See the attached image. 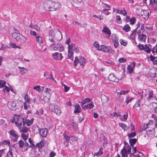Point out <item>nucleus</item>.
<instances>
[{"instance_id": "63", "label": "nucleus", "mask_w": 157, "mask_h": 157, "mask_svg": "<svg viewBox=\"0 0 157 157\" xmlns=\"http://www.w3.org/2000/svg\"><path fill=\"white\" fill-rule=\"evenodd\" d=\"M56 154L53 151H52L49 154L50 157H54L56 155Z\"/></svg>"}, {"instance_id": "1", "label": "nucleus", "mask_w": 157, "mask_h": 157, "mask_svg": "<svg viewBox=\"0 0 157 157\" xmlns=\"http://www.w3.org/2000/svg\"><path fill=\"white\" fill-rule=\"evenodd\" d=\"M43 6L45 10L52 11L58 10L61 7V5L58 2L49 0L44 2Z\"/></svg>"}, {"instance_id": "7", "label": "nucleus", "mask_w": 157, "mask_h": 157, "mask_svg": "<svg viewBox=\"0 0 157 157\" xmlns=\"http://www.w3.org/2000/svg\"><path fill=\"white\" fill-rule=\"evenodd\" d=\"M85 60L83 57L82 56L80 57L79 59H78L77 57H75V59L74 60V66L76 67L77 66L78 63H79L80 66H82L83 64L85 63Z\"/></svg>"}, {"instance_id": "19", "label": "nucleus", "mask_w": 157, "mask_h": 157, "mask_svg": "<svg viewBox=\"0 0 157 157\" xmlns=\"http://www.w3.org/2000/svg\"><path fill=\"white\" fill-rule=\"evenodd\" d=\"M108 79L109 80L115 82H118L119 79L117 78L113 74H110L109 77Z\"/></svg>"}, {"instance_id": "47", "label": "nucleus", "mask_w": 157, "mask_h": 157, "mask_svg": "<svg viewBox=\"0 0 157 157\" xmlns=\"http://www.w3.org/2000/svg\"><path fill=\"white\" fill-rule=\"evenodd\" d=\"M25 99L26 102H29L30 101L31 99L29 97V95L27 94H25Z\"/></svg>"}, {"instance_id": "25", "label": "nucleus", "mask_w": 157, "mask_h": 157, "mask_svg": "<svg viewBox=\"0 0 157 157\" xmlns=\"http://www.w3.org/2000/svg\"><path fill=\"white\" fill-rule=\"evenodd\" d=\"M81 112V108L79 105L77 104L75 106V110L74 113H78Z\"/></svg>"}, {"instance_id": "4", "label": "nucleus", "mask_w": 157, "mask_h": 157, "mask_svg": "<svg viewBox=\"0 0 157 157\" xmlns=\"http://www.w3.org/2000/svg\"><path fill=\"white\" fill-rule=\"evenodd\" d=\"M12 36L18 41L24 43L26 42L27 38L22 35L17 33L15 32L12 34Z\"/></svg>"}, {"instance_id": "14", "label": "nucleus", "mask_w": 157, "mask_h": 157, "mask_svg": "<svg viewBox=\"0 0 157 157\" xmlns=\"http://www.w3.org/2000/svg\"><path fill=\"white\" fill-rule=\"evenodd\" d=\"M7 106L9 109L12 110H15L16 109V102L14 101H9L7 103Z\"/></svg>"}, {"instance_id": "37", "label": "nucleus", "mask_w": 157, "mask_h": 157, "mask_svg": "<svg viewBox=\"0 0 157 157\" xmlns=\"http://www.w3.org/2000/svg\"><path fill=\"white\" fill-rule=\"evenodd\" d=\"M110 115L113 117L117 116V117H121V115L120 114H118L116 112H114L110 113Z\"/></svg>"}, {"instance_id": "13", "label": "nucleus", "mask_w": 157, "mask_h": 157, "mask_svg": "<svg viewBox=\"0 0 157 157\" xmlns=\"http://www.w3.org/2000/svg\"><path fill=\"white\" fill-rule=\"evenodd\" d=\"M35 128L39 130L40 134L41 136L43 137H45L46 136L47 131V129L42 128L40 129L39 127L37 126H36Z\"/></svg>"}, {"instance_id": "45", "label": "nucleus", "mask_w": 157, "mask_h": 157, "mask_svg": "<svg viewBox=\"0 0 157 157\" xmlns=\"http://www.w3.org/2000/svg\"><path fill=\"white\" fill-rule=\"evenodd\" d=\"M33 89L39 92H40L41 91V89L40 86L39 85L33 87Z\"/></svg>"}, {"instance_id": "39", "label": "nucleus", "mask_w": 157, "mask_h": 157, "mask_svg": "<svg viewBox=\"0 0 157 157\" xmlns=\"http://www.w3.org/2000/svg\"><path fill=\"white\" fill-rule=\"evenodd\" d=\"M110 10V8L109 9H105L102 10V12L106 15H108L109 14V12L108 11L109 10Z\"/></svg>"}, {"instance_id": "42", "label": "nucleus", "mask_w": 157, "mask_h": 157, "mask_svg": "<svg viewBox=\"0 0 157 157\" xmlns=\"http://www.w3.org/2000/svg\"><path fill=\"white\" fill-rule=\"evenodd\" d=\"M151 117L155 121V125L156 127H157V115L155 116L153 114H152Z\"/></svg>"}, {"instance_id": "3", "label": "nucleus", "mask_w": 157, "mask_h": 157, "mask_svg": "<svg viewBox=\"0 0 157 157\" xmlns=\"http://www.w3.org/2000/svg\"><path fill=\"white\" fill-rule=\"evenodd\" d=\"M73 51L76 53H78V52L75 44L74 43L68 46V59H71V56L73 55Z\"/></svg>"}, {"instance_id": "51", "label": "nucleus", "mask_w": 157, "mask_h": 157, "mask_svg": "<svg viewBox=\"0 0 157 157\" xmlns=\"http://www.w3.org/2000/svg\"><path fill=\"white\" fill-rule=\"evenodd\" d=\"M123 118H120V120L122 121H125L126 120L127 118V117H128V114L127 113H126V114H124V115H123Z\"/></svg>"}, {"instance_id": "22", "label": "nucleus", "mask_w": 157, "mask_h": 157, "mask_svg": "<svg viewBox=\"0 0 157 157\" xmlns=\"http://www.w3.org/2000/svg\"><path fill=\"white\" fill-rule=\"evenodd\" d=\"M101 98L102 103H106L109 100V97L105 94H102L101 96Z\"/></svg>"}, {"instance_id": "12", "label": "nucleus", "mask_w": 157, "mask_h": 157, "mask_svg": "<svg viewBox=\"0 0 157 157\" xmlns=\"http://www.w3.org/2000/svg\"><path fill=\"white\" fill-rule=\"evenodd\" d=\"M9 133L10 135L13 137V142L17 141L18 136L16 132L14 130H12L9 132Z\"/></svg>"}, {"instance_id": "15", "label": "nucleus", "mask_w": 157, "mask_h": 157, "mask_svg": "<svg viewBox=\"0 0 157 157\" xmlns=\"http://www.w3.org/2000/svg\"><path fill=\"white\" fill-rule=\"evenodd\" d=\"M112 39L114 47L116 48H117L118 45V38L117 37L116 35L113 34L112 36Z\"/></svg>"}, {"instance_id": "50", "label": "nucleus", "mask_w": 157, "mask_h": 157, "mask_svg": "<svg viewBox=\"0 0 157 157\" xmlns=\"http://www.w3.org/2000/svg\"><path fill=\"white\" fill-rule=\"evenodd\" d=\"M116 19H117V22L118 24H120L121 22V20L120 17L119 16H116Z\"/></svg>"}, {"instance_id": "9", "label": "nucleus", "mask_w": 157, "mask_h": 157, "mask_svg": "<svg viewBox=\"0 0 157 157\" xmlns=\"http://www.w3.org/2000/svg\"><path fill=\"white\" fill-rule=\"evenodd\" d=\"M98 50L106 52H110L112 51V49L110 47L104 45H101L98 48Z\"/></svg>"}, {"instance_id": "16", "label": "nucleus", "mask_w": 157, "mask_h": 157, "mask_svg": "<svg viewBox=\"0 0 157 157\" xmlns=\"http://www.w3.org/2000/svg\"><path fill=\"white\" fill-rule=\"evenodd\" d=\"M50 97L51 95L50 93L44 92L42 99L45 102H47L49 101Z\"/></svg>"}, {"instance_id": "52", "label": "nucleus", "mask_w": 157, "mask_h": 157, "mask_svg": "<svg viewBox=\"0 0 157 157\" xmlns=\"http://www.w3.org/2000/svg\"><path fill=\"white\" fill-rule=\"evenodd\" d=\"M149 96L148 97V99H149L151 100L152 98L153 97V92L152 91H149Z\"/></svg>"}, {"instance_id": "33", "label": "nucleus", "mask_w": 157, "mask_h": 157, "mask_svg": "<svg viewBox=\"0 0 157 157\" xmlns=\"http://www.w3.org/2000/svg\"><path fill=\"white\" fill-rule=\"evenodd\" d=\"M36 40L39 44H41L43 43V40H42V37L40 36H36Z\"/></svg>"}, {"instance_id": "58", "label": "nucleus", "mask_w": 157, "mask_h": 157, "mask_svg": "<svg viewBox=\"0 0 157 157\" xmlns=\"http://www.w3.org/2000/svg\"><path fill=\"white\" fill-rule=\"evenodd\" d=\"M117 94L118 95L126 94L125 91L124 90H121L120 92H117Z\"/></svg>"}, {"instance_id": "28", "label": "nucleus", "mask_w": 157, "mask_h": 157, "mask_svg": "<svg viewBox=\"0 0 157 157\" xmlns=\"http://www.w3.org/2000/svg\"><path fill=\"white\" fill-rule=\"evenodd\" d=\"M44 141L41 140L39 143H37L36 145V146L39 148H41L43 147L44 145Z\"/></svg>"}, {"instance_id": "35", "label": "nucleus", "mask_w": 157, "mask_h": 157, "mask_svg": "<svg viewBox=\"0 0 157 157\" xmlns=\"http://www.w3.org/2000/svg\"><path fill=\"white\" fill-rule=\"evenodd\" d=\"M6 82L4 80H0V88H2L5 86Z\"/></svg>"}, {"instance_id": "53", "label": "nucleus", "mask_w": 157, "mask_h": 157, "mask_svg": "<svg viewBox=\"0 0 157 157\" xmlns=\"http://www.w3.org/2000/svg\"><path fill=\"white\" fill-rule=\"evenodd\" d=\"M126 61V59L124 58H120L118 59V61L120 63L125 62Z\"/></svg>"}, {"instance_id": "49", "label": "nucleus", "mask_w": 157, "mask_h": 157, "mask_svg": "<svg viewBox=\"0 0 157 157\" xmlns=\"http://www.w3.org/2000/svg\"><path fill=\"white\" fill-rule=\"evenodd\" d=\"M136 18L135 17L131 18L129 21L131 25H133L135 22Z\"/></svg>"}, {"instance_id": "17", "label": "nucleus", "mask_w": 157, "mask_h": 157, "mask_svg": "<svg viewBox=\"0 0 157 157\" xmlns=\"http://www.w3.org/2000/svg\"><path fill=\"white\" fill-rule=\"evenodd\" d=\"M136 63L132 62L130 65H128L127 68V70L129 73H132L133 72V69L135 68L136 66Z\"/></svg>"}, {"instance_id": "23", "label": "nucleus", "mask_w": 157, "mask_h": 157, "mask_svg": "<svg viewBox=\"0 0 157 157\" xmlns=\"http://www.w3.org/2000/svg\"><path fill=\"white\" fill-rule=\"evenodd\" d=\"M147 127L148 128H149L148 129L149 131H153V132H155V127L153 124L149 123L147 124Z\"/></svg>"}, {"instance_id": "62", "label": "nucleus", "mask_w": 157, "mask_h": 157, "mask_svg": "<svg viewBox=\"0 0 157 157\" xmlns=\"http://www.w3.org/2000/svg\"><path fill=\"white\" fill-rule=\"evenodd\" d=\"M93 45L94 47H95V48H99V47H100V46H99V44L98 43L97 41H95Z\"/></svg>"}, {"instance_id": "30", "label": "nucleus", "mask_w": 157, "mask_h": 157, "mask_svg": "<svg viewBox=\"0 0 157 157\" xmlns=\"http://www.w3.org/2000/svg\"><path fill=\"white\" fill-rule=\"evenodd\" d=\"M137 141L136 139H131L129 140V142L131 147H133V144H135Z\"/></svg>"}, {"instance_id": "21", "label": "nucleus", "mask_w": 157, "mask_h": 157, "mask_svg": "<svg viewBox=\"0 0 157 157\" xmlns=\"http://www.w3.org/2000/svg\"><path fill=\"white\" fill-rule=\"evenodd\" d=\"M94 106V104L93 102L90 103L87 105L84 106L82 107V108L84 110H86L87 109H90L93 108Z\"/></svg>"}, {"instance_id": "41", "label": "nucleus", "mask_w": 157, "mask_h": 157, "mask_svg": "<svg viewBox=\"0 0 157 157\" xmlns=\"http://www.w3.org/2000/svg\"><path fill=\"white\" fill-rule=\"evenodd\" d=\"M136 135V133L135 131L128 134V136L129 138H132L134 137Z\"/></svg>"}, {"instance_id": "24", "label": "nucleus", "mask_w": 157, "mask_h": 157, "mask_svg": "<svg viewBox=\"0 0 157 157\" xmlns=\"http://www.w3.org/2000/svg\"><path fill=\"white\" fill-rule=\"evenodd\" d=\"M102 32L104 33L108 34L110 36L111 35V33L110 30L107 27H104L103 30H102Z\"/></svg>"}, {"instance_id": "8", "label": "nucleus", "mask_w": 157, "mask_h": 157, "mask_svg": "<svg viewBox=\"0 0 157 157\" xmlns=\"http://www.w3.org/2000/svg\"><path fill=\"white\" fill-rule=\"evenodd\" d=\"M136 11L137 12L138 11H141L142 13H140V15L146 20L148 19L149 17V12L148 10H143L142 9L140 8L137 9Z\"/></svg>"}, {"instance_id": "32", "label": "nucleus", "mask_w": 157, "mask_h": 157, "mask_svg": "<svg viewBox=\"0 0 157 157\" xmlns=\"http://www.w3.org/2000/svg\"><path fill=\"white\" fill-rule=\"evenodd\" d=\"M130 27L128 25H126L124 26L123 28V30H125L126 32H128L130 30Z\"/></svg>"}, {"instance_id": "18", "label": "nucleus", "mask_w": 157, "mask_h": 157, "mask_svg": "<svg viewBox=\"0 0 157 157\" xmlns=\"http://www.w3.org/2000/svg\"><path fill=\"white\" fill-rule=\"evenodd\" d=\"M33 120V118H32L30 120L24 119V121H23V124H26L27 126H30L32 124Z\"/></svg>"}, {"instance_id": "56", "label": "nucleus", "mask_w": 157, "mask_h": 157, "mask_svg": "<svg viewBox=\"0 0 157 157\" xmlns=\"http://www.w3.org/2000/svg\"><path fill=\"white\" fill-rule=\"evenodd\" d=\"M64 136L66 139L65 141L67 142H69L70 137V136H68L66 135H64Z\"/></svg>"}, {"instance_id": "40", "label": "nucleus", "mask_w": 157, "mask_h": 157, "mask_svg": "<svg viewBox=\"0 0 157 157\" xmlns=\"http://www.w3.org/2000/svg\"><path fill=\"white\" fill-rule=\"evenodd\" d=\"M144 50L148 53H149L151 51L150 48H149L148 46L146 45L144 46Z\"/></svg>"}, {"instance_id": "27", "label": "nucleus", "mask_w": 157, "mask_h": 157, "mask_svg": "<svg viewBox=\"0 0 157 157\" xmlns=\"http://www.w3.org/2000/svg\"><path fill=\"white\" fill-rule=\"evenodd\" d=\"M91 100V99L89 98H85L81 102L82 107L83 106V105H84L87 103L90 102Z\"/></svg>"}, {"instance_id": "46", "label": "nucleus", "mask_w": 157, "mask_h": 157, "mask_svg": "<svg viewBox=\"0 0 157 157\" xmlns=\"http://www.w3.org/2000/svg\"><path fill=\"white\" fill-rule=\"evenodd\" d=\"M120 43L121 44L123 45L124 46H126L127 44V43L125 41V40L121 39L120 40Z\"/></svg>"}, {"instance_id": "57", "label": "nucleus", "mask_w": 157, "mask_h": 157, "mask_svg": "<svg viewBox=\"0 0 157 157\" xmlns=\"http://www.w3.org/2000/svg\"><path fill=\"white\" fill-rule=\"evenodd\" d=\"M28 130V129L26 127L22 128L21 129V132H22L24 133H26L27 132Z\"/></svg>"}, {"instance_id": "31", "label": "nucleus", "mask_w": 157, "mask_h": 157, "mask_svg": "<svg viewBox=\"0 0 157 157\" xmlns=\"http://www.w3.org/2000/svg\"><path fill=\"white\" fill-rule=\"evenodd\" d=\"M155 69L153 68L151 69L149 71V72L152 77H154L155 76L156 71Z\"/></svg>"}, {"instance_id": "20", "label": "nucleus", "mask_w": 157, "mask_h": 157, "mask_svg": "<svg viewBox=\"0 0 157 157\" xmlns=\"http://www.w3.org/2000/svg\"><path fill=\"white\" fill-rule=\"evenodd\" d=\"M147 36L146 35L143 33L138 35V39L139 40L145 42L146 41Z\"/></svg>"}, {"instance_id": "34", "label": "nucleus", "mask_w": 157, "mask_h": 157, "mask_svg": "<svg viewBox=\"0 0 157 157\" xmlns=\"http://www.w3.org/2000/svg\"><path fill=\"white\" fill-rule=\"evenodd\" d=\"M119 125L123 129L124 131L127 130L128 129V128L127 126L124 124L122 123H120L119 124Z\"/></svg>"}, {"instance_id": "5", "label": "nucleus", "mask_w": 157, "mask_h": 157, "mask_svg": "<svg viewBox=\"0 0 157 157\" xmlns=\"http://www.w3.org/2000/svg\"><path fill=\"white\" fill-rule=\"evenodd\" d=\"M49 107L50 109L57 115H59L61 113L59 107L56 104H51L49 105Z\"/></svg>"}, {"instance_id": "48", "label": "nucleus", "mask_w": 157, "mask_h": 157, "mask_svg": "<svg viewBox=\"0 0 157 157\" xmlns=\"http://www.w3.org/2000/svg\"><path fill=\"white\" fill-rule=\"evenodd\" d=\"M101 6L103 8H107V9H110V6L109 5H107L106 4L104 3L103 2L102 3Z\"/></svg>"}, {"instance_id": "55", "label": "nucleus", "mask_w": 157, "mask_h": 157, "mask_svg": "<svg viewBox=\"0 0 157 157\" xmlns=\"http://www.w3.org/2000/svg\"><path fill=\"white\" fill-rule=\"evenodd\" d=\"M21 136L22 138L25 140H26L28 138V137L25 134L22 133L21 134Z\"/></svg>"}, {"instance_id": "60", "label": "nucleus", "mask_w": 157, "mask_h": 157, "mask_svg": "<svg viewBox=\"0 0 157 157\" xmlns=\"http://www.w3.org/2000/svg\"><path fill=\"white\" fill-rule=\"evenodd\" d=\"M57 34L59 35V37L58 38L56 37V38L58 40H60L62 39V38L61 34L59 32V33H57Z\"/></svg>"}, {"instance_id": "11", "label": "nucleus", "mask_w": 157, "mask_h": 157, "mask_svg": "<svg viewBox=\"0 0 157 157\" xmlns=\"http://www.w3.org/2000/svg\"><path fill=\"white\" fill-rule=\"evenodd\" d=\"M52 56L54 59L56 60H61L63 58L61 53H59L56 52L55 53H52Z\"/></svg>"}, {"instance_id": "10", "label": "nucleus", "mask_w": 157, "mask_h": 157, "mask_svg": "<svg viewBox=\"0 0 157 157\" xmlns=\"http://www.w3.org/2000/svg\"><path fill=\"white\" fill-rule=\"evenodd\" d=\"M51 48L55 51L59 50L60 52L63 51L64 48L61 44L52 45L51 46Z\"/></svg>"}, {"instance_id": "61", "label": "nucleus", "mask_w": 157, "mask_h": 157, "mask_svg": "<svg viewBox=\"0 0 157 157\" xmlns=\"http://www.w3.org/2000/svg\"><path fill=\"white\" fill-rule=\"evenodd\" d=\"M138 47L140 50H144V46L143 44H140L138 45Z\"/></svg>"}, {"instance_id": "2", "label": "nucleus", "mask_w": 157, "mask_h": 157, "mask_svg": "<svg viewBox=\"0 0 157 157\" xmlns=\"http://www.w3.org/2000/svg\"><path fill=\"white\" fill-rule=\"evenodd\" d=\"M14 119H13L12 122L15 123L16 126L19 128H20L22 125V123H23L24 118L21 115H17L16 114L14 115Z\"/></svg>"}, {"instance_id": "44", "label": "nucleus", "mask_w": 157, "mask_h": 157, "mask_svg": "<svg viewBox=\"0 0 157 157\" xmlns=\"http://www.w3.org/2000/svg\"><path fill=\"white\" fill-rule=\"evenodd\" d=\"M7 156L8 157H13L12 150L10 149H9V151L7 153Z\"/></svg>"}, {"instance_id": "38", "label": "nucleus", "mask_w": 157, "mask_h": 157, "mask_svg": "<svg viewBox=\"0 0 157 157\" xmlns=\"http://www.w3.org/2000/svg\"><path fill=\"white\" fill-rule=\"evenodd\" d=\"M61 85L62 86H63L64 87V90L65 92H67L69 90V88L66 85L63 84V82H61Z\"/></svg>"}, {"instance_id": "54", "label": "nucleus", "mask_w": 157, "mask_h": 157, "mask_svg": "<svg viewBox=\"0 0 157 157\" xmlns=\"http://www.w3.org/2000/svg\"><path fill=\"white\" fill-rule=\"evenodd\" d=\"M140 106V101H138L135 103V105L134 106V107H139Z\"/></svg>"}, {"instance_id": "6", "label": "nucleus", "mask_w": 157, "mask_h": 157, "mask_svg": "<svg viewBox=\"0 0 157 157\" xmlns=\"http://www.w3.org/2000/svg\"><path fill=\"white\" fill-rule=\"evenodd\" d=\"M128 148L123 147L121 151L122 157H128V155L130 153L131 151V147L130 146H128Z\"/></svg>"}, {"instance_id": "36", "label": "nucleus", "mask_w": 157, "mask_h": 157, "mask_svg": "<svg viewBox=\"0 0 157 157\" xmlns=\"http://www.w3.org/2000/svg\"><path fill=\"white\" fill-rule=\"evenodd\" d=\"M18 144L19 148H22L24 145V143L22 140H20L18 142Z\"/></svg>"}, {"instance_id": "26", "label": "nucleus", "mask_w": 157, "mask_h": 157, "mask_svg": "<svg viewBox=\"0 0 157 157\" xmlns=\"http://www.w3.org/2000/svg\"><path fill=\"white\" fill-rule=\"evenodd\" d=\"M18 68L19 69L20 72L22 75H23L25 74V73H26L28 71V70L23 67H21L19 66L18 67Z\"/></svg>"}, {"instance_id": "59", "label": "nucleus", "mask_w": 157, "mask_h": 157, "mask_svg": "<svg viewBox=\"0 0 157 157\" xmlns=\"http://www.w3.org/2000/svg\"><path fill=\"white\" fill-rule=\"evenodd\" d=\"M129 97L127 98V99L126 100L125 102H126L127 104H128L129 102H131L133 99V98H131L130 99H128Z\"/></svg>"}, {"instance_id": "43", "label": "nucleus", "mask_w": 157, "mask_h": 157, "mask_svg": "<svg viewBox=\"0 0 157 157\" xmlns=\"http://www.w3.org/2000/svg\"><path fill=\"white\" fill-rule=\"evenodd\" d=\"M152 106L155 112H157V103H152Z\"/></svg>"}, {"instance_id": "64", "label": "nucleus", "mask_w": 157, "mask_h": 157, "mask_svg": "<svg viewBox=\"0 0 157 157\" xmlns=\"http://www.w3.org/2000/svg\"><path fill=\"white\" fill-rule=\"evenodd\" d=\"M2 143L3 144H4L5 145H6L7 144L8 145H10V142L9 140H4V141H3Z\"/></svg>"}, {"instance_id": "29", "label": "nucleus", "mask_w": 157, "mask_h": 157, "mask_svg": "<svg viewBox=\"0 0 157 157\" xmlns=\"http://www.w3.org/2000/svg\"><path fill=\"white\" fill-rule=\"evenodd\" d=\"M103 150V148L102 147H101L100 148L98 152H97L95 153L94 154V156H98V155H101L103 154L102 150Z\"/></svg>"}]
</instances>
